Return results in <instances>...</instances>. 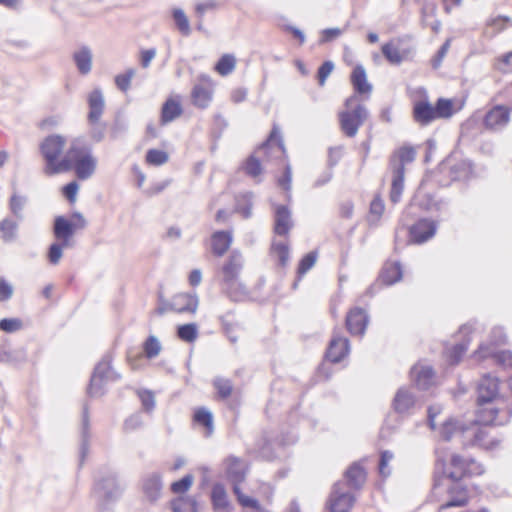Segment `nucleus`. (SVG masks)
<instances>
[{"label":"nucleus","instance_id":"1","mask_svg":"<svg viewBox=\"0 0 512 512\" xmlns=\"http://www.w3.org/2000/svg\"><path fill=\"white\" fill-rule=\"evenodd\" d=\"M67 139L59 134H52L40 143V153L45 161L43 172L53 176L70 171L71 156L74 153L73 142L66 150Z\"/></svg>","mask_w":512,"mask_h":512},{"label":"nucleus","instance_id":"2","mask_svg":"<svg viewBox=\"0 0 512 512\" xmlns=\"http://www.w3.org/2000/svg\"><path fill=\"white\" fill-rule=\"evenodd\" d=\"M416 152L413 147L404 146L393 153L389 161L391 171V189L389 198L394 204L401 199L404 190L405 165L414 161Z\"/></svg>","mask_w":512,"mask_h":512},{"label":"nucleus","instance_id":"3","mask_svg":"<svg viewBox=\"0 0 512 512\" xmlns=\"http://www.w3.org/2000/svg\"><path fill=\"white\" fill-rule=\"evenodd\" d=\"M242 268L243 256L241 252L238 250L231 251L222 267V274L227 294L234 301H242L248 295L247 288L239 281Z\"/></svg>","mask_w":512,"mask_h":512},{"label":"nucleus","instance_id":"4","mask_svg":"<svg viewBox=\"0 0 512 512\" xmlns=\"http://www.w3.org/2000/svg\"><path fill=\"white\" fill-rule=\"evenodd\" d=\"M88 106L89 113L87 116L88 122L91 125L90 129V137L96 141L100 142L104 138L106 125L100 122V119L103 115L105 108V100L103 93L100 89H94L88 95Z\"/></svg>","mask_w":512,"mask_h":512},{"label":"nucleus","instance_id":"5","mask_svg":"<svg viewBox=\"0 0 512 512\" xmlns=\"http://www.w3.org/2000/svg\"><path fill=\"white\" fill-rule=\"evenodd\" d=\"M73 149L74 153L70 158V170L74 169L79 179H88L95 171L96 159L89 147L79 146L76 141H73Z\"/></svg>","mask_w":512,"mask_h":512},{"label":"nucleus","instance_id":"6","mask_svg":"<svg viewBox=\"0 0 512 512\" xmlns=\"http://www.w3.org/2000/svg\"><path fill=\"white\" fill-rule=\"evenodd\" d=\"M368 117V111L364 105L358 104L353 109L339 113V122L342 132L347 137L356 136L359 128Z\"/></svg>","mask_w":512,"mask_h":512},{"label":"nucleus","instance_id":"7","mask_svg":"<svg viewBox=\"0 0 512 512\" xmlns=\"http://www.w3.org/2000/svg\"><path fill=\"white\" fill-rule=\"evenodd\" d=\"M119 378L120 375L112 370L110 357L105 356L94 369L87 388V394L92 398L100 397L103 395V391L100 388H95L96 382L117 381Z\"/></svg>","mask_w":512,"mask_h":512},{"label":"nucleus","instance_id":"8","mask_svg":"<svg viewBox=\"0 0 512 512\" xmlns=\"http://www.w3.org/2000/svg\"><path fill=\"white\" fill-rule=\"evenodd\" d=\"M417 406L418 400L410 389L401 387L397 390L392 401V407L396 413L407 416L414 413Z\"/></svg>","mask_w":512,"mask_h":512},{"label":"nucleus","instance_id":"9","mask_svg":"<svg viewBox=\"0 0 512 512\" xmlns=\"http://www.w3.org/2000/svg\"><path fill=\"white\" fill-rule=\"evenodd\" d=\"M354 500L353 495L345 490V483L337 482L330 496V511L348 512L353 506Z\"/></svg>","mask_w":512,"mask_h":512},{"label":"nucleus","instance_id":"10","mask_svg":"<svg viewBox=\"0 0 512 512\" xmlns=\"http://www.w3.org/2000/svg\"><path fill=\"white\" fill-rule=\"evenodd\" d=\"M499 382L490 374L484 375L477 386V403L482 406L491 403L498 396Z\"/></svg>","mask_w":512,"mask_h":512},{"label":"nucleus","instance_id":"11","mask_svg":"<svg viewBox=\"0 0 512 512\" xmlns=\"http://www.w3.org/2000/svg\"><path fill=\"white\" fill-rule=\"evenodd\" d=\"M141 488L144 497L149 502L157 501L162 495V476L158 472H150L143 476Z\"/></svg>","mask_w":512,"mask_h":512},{"label":"nucleus","instance_id":"12","mask_svg":"<svg viewBox=\"0 0 512 512\" xmlns=\"http://www.w3.org/2000/svg\"><path fill=\"white\" fill-rule=\"evenodd\" d=\"M446 487L450 498L440 506L438 512H444L450 507H462L468 503L467 489L459 481H451Z\"/></svg>","mask_w":512,"mask_h":512},{"label":"nucleus","instance_id":"13","mask_svg":"<svg viewBox=\"0 0 512 512\" xmlns=\"http://www.w3.org/2000/svg\"><path fill=\"white\" fill-rule=\"evenodd\" d=\"M437 230V223L429 219H421L410 228V237L414 243H424L432 238Z\"/></svg>","mask_w":512,"mask_h":512},{"label":"nucleus","instance_id":"14","mask_svg":"<svg viewBox=\"0 0 512 512\" xmlns=\"http://www.w3.org/2000/svg\"><path fill=\"white\" fill-rule=\"evenodd\" d=\"M293 227L292 212L285 205H276L274 210V232L286 236Z\"/></svg>","mask_w":512,"mask_h":512},{"label":"nucleus","instance_id":"15","mask_svg":"<svg viewBox=\"0 0 512 512\" xmlns=\"http://www.w3.org/2000/svg\"><path fill=\"white\" fill-rule=\"evenodd\" d=\"M98 489L106 502H112L120 498L124 486L115 475H109L98 483Z\"/></svg>","mask_w":512,"mask_h":512},{"label":"nucleus","instance_id":"16","mask_svg":"<svg viewBox=\"0 0 512 512\" xmlns=\"http://www.w3.org/2000/svg\"><path fill=\"white\" fill-rule=\"evenodd\" d=\"M349 351L348 339L335 334L327 348L326 358L333 363H338L348 355Z\"/></svg>","mask_w":512,"mask_h":512},{"label":"nucleus","instance_id":"17","mask_svg":"<svg viewBox=\"0 0 512 512\" xmlns=\"http://www.w3.org/2000/svg\"><path fill=\"white\" fill-rule=\"evenodd\" d=\"M368 324V315L361 308L349 311L346 317V327L352 335H363Z\"/></svg>","mask_w":512,"mask_h":512},{"label":"nucleus","instance_id":"18","mask_svg":"<svg viewBox=\"0 0 512 512\" xmlns=\"http://www.w3.org/2000/svg\"><path fill=\"white\" fill-rule=\"evenodd\" d=\"M410 373L419 389H428L434 382V371L429 365L416 364L411 368Z\"/></svg>","mask_w":512,"mask_h":512},{"label":"nucleus","instance_id":"19","mask_svg":"<svg viewBox=\"0 0 512 512\" xmlns=\"http://www.w3.org/2000/svg\"><path fill=\"white\" fill-rule=\"evenodd\" d=\"M198 307V298L195 294L180 293L173 297L171 308L178 313H195Z\"/></svg>","mask_w":512,"mask_h":512},{"label":"nucleus","instance_id":"20","mask_svg":"<svg viewBox=\"0 0 512 512\" xmlns=\"http://www.w3.org/2000/svg\"><path fill=\"white\" fill-rule=\"evenodd\" d=\"M53 232L55 238L63 242L64 246H70V239L74 235L75 230L71 221L63 216H58L54 220Z\"/></svg>","mask_w":512,"mask_h":512},{"label":"nucleus","instance_id":"21","mask_svg":"<svg viewBox=\"0 0 512 512\" xmlns=\"http://www.w3.org/2000/svg\"><path fill=\"white\" fill-rule=\"evenodd\" d=\"M413 118L422 126L430 124L437 119L434 107L428 101H418L413 107Z\"/></svg>","mask_w":512,"mask_h":512},{"label":"nucleus","instance_id":"22","mask_svg":"<svg viewBox=\"0 0 512 512\" xmlns=\"http://www.w3.org/2000/svg\"><path fill=\"white\" fill-rule=\"evenodd\" d=\"M509 122V110L503 106H496L485 116L484 123L491 129H500Z\"/></svg>","mask_w":512,"mask_h":512},{"label":"nucleus","instance_id":"23","mask_svg":"<svg viewBox=\"0 0 512 512\" xmlns=\"http://www.w3.org/2000/svg\"><path fill=\"white\" fill-rule=\"evenodd\" d=\"M227 474L233 482V492L235 493V487L240 489L239 484L245 479V463L239 458L229 457L227 463Z\"/></svg>","mask_w":512,"mask_h":512},{"label":"nucleus","instance_id":"24","mask_svg":"<svg viewBox=\"0 0 512 512\" xmlns=\"http://www.w3.org/2000/svg\"><path fill=\"white\" fill-rule=\"evenodd\" d=\"M73 61L81 75H87L92 70L93 54L89 47L83 46L73 53Z\"/></svg>","mask_w":512,"mask_h":512},{"label":"nucleus","instance_id":"25","mask_svg":"<svg viewBox=\"0 0 512 512\" xmlns=\"http://www.w3.org/2000/svg\"><path fill=\"white\" fill-rule=\"evenodd\" d=\"M232 232L230 231H217L211 237L212 252L214 255L221 257L232 244Z\"/></svg>","mask_w":512,"mask_h":512},{"label":"nucleus","instance_id":"26","mask_svg":"<svg viewBox=\"0 0 512 512\" xmlns=\"http://www.w3.org/2000/svg\"><path fill=\"white\" fill-rule=\"evenodd\" d=\"M19 220L5 217L0 221V238L4 243L15 242L18 238Z\"/></svg>","mask_w":512,"mask_h":512},{"label":"nucleus","instance_id":"27","mask_svg":"<svg viewBox=\"0 0 512 512\" xmlns=\"http://www.w3.org/2000/svg\"><path fill=\"white\" fill-rule=\"evenodd\" d=\"M351 83L355 91L359 94L370 93L372 90L371 84L367 81V75L362 65H357L351 74Z\"/></svg>","mask_w":512,"mask_h":512},{"label":"nucleus","instance_id":"28","mask_svg":"<svg viewBox=\"0 0 512 512\" xmlns=\"http://www.w3.org/2000/svg\"><path fill=\"white\" fill-rule=\"evenodd\" d=\"M451 481H459L466 476V459L459 455H452L449 470L444 471Z\"/></svg>","mask_w":512,"mask_h":512},{"label":"nucleus","instance_id":"29","mask_svg":"<svg viewBox=\"0 0 512 512\" xmlns=\"http://www.w3.org/2000/svg\"><path fill=\"white\" fill-rule=\"evenodd\" d=\"M191 97L194 106L200 109H205L212 101V90L208 87L197 84L193 87Z\"/></svg>","mask_w":512,"mask_h":512},{"label":"nucleus","instance_id":"30","mask_svg":"<svg viewBox=\"0 0 512 512\" xmlns=\"http://www.w3.org/2000/svg\"><path fill=\"white\" fill-rule=\"evenodd\" d=\"M183 110L179 101L168 99L162 106L161 122L167 124L178 118Z\"/></svg>","mask_w":512,"mask_h":512},{"label":"nucleus","instance_id":"31","mask_svg":"<svg viewBox=\"0 0 512 512\" xmlns=\"http://www.w3.org/2000/svg\"><path fill=\"white\" fill-rule=\"evenodd\" d=\"M345 476L347 478L348 485L354 489L361 488L366 480L365 470L357 463H354L348 468Z\"/></svg>","mask_w":512,"mask_h":512},{"label":"nucleus","instance_id":"32","mask_svg":"<svg viewBox=\"0 0 512 512\" xmlns=\"http://www.w3.org/2000/svg\"><path fill=\"white\" fill-rule=\"evenodd\" d=\"M194 421L205 428L206 437L212 435L214 430L213 415L208 409L204 407L198 408L194 413Z\"/></svg>","mask_w":512,"mask_h":512},{"label":"nucleus","instance_id":"33","mask_svg":"<svg viewBox=\"0 0 512 512\" xmlns=\"http://www.w3.org/2000/svg\"><path fill=\"white\" fill-rule=\"evenodd\" d=\"M211 500L216 511L227 509L229 502L227 493L223 485L215 484L211 491Z\"/></svg>","mask_w":512,"mask_h":512},{"label":"nucleus","instance_id":"34","mask_svg":"<svg viewBox=\"0 0 512 512\" xmlns=\"http://www.w3.org/2000/svg\"><path fill=\"white\" fill-rule=\"evenodd\" d=\"M402 274V268L399 263H390L385 265L381 274V279L385 284L392 285L401 280Z\"/></svg>","mask_w":512,"mask_h":512},{"label":"nucleus","instance_id":"35","mask_svg":"<svg viewBox=\"0 0 512 512\" xmlns=\"http://www.w3.org/2000/svg\"><path fill=\"white\" fill-rule=\"evenodd\" d=\"M88 429H89V416H88V406L85 404L83 407V415H82V442L80 448V458L81 463L84 461L85 457L88 454Z\"/></svg>","mask_w":512,"mask_h":512},{"label":"nucleus","instance_id":"36","mask_svg":"<svg viewBox=\"0 0 512 512\" xmlns=\"http://www.w3.org/2000/svg\"><path fill=\"white\" fill-rule=\"evenodd\" d=\"M381 50L384 57L393 65H399L405 58L399 48L392 41L385 43Z\"/></svg>","mask_w":512,"mask_h":512},{"label":"nucleus","instance_id":"37","mask_svg":"<svg viewBox=\"0 0 512 512\" xmlns=\"http://www.w3.org/2000/svg\"><path fill=\"white\" fill-rule=\"evenodd\" d=\"M213 386L217 391L218 397L221 399H227L231 396L233 391L232 382L224 377H216L213 380Z\"/></svg>","mask_w":512,"mask_h":512},{"label":"nucleus","instance_id":"38","mask_svg":"<svg viewBox=\"0 0 512 512\" xmlns=\"http://www.w3.org/2000/svg\"><path fill=\"white\" fill-rule=\"evenodd\" d=\"M27 198L25 196L14 193L9 201V209L11 213L21 221L23 219V209L26 205Z\"/></svg>","mask_w":512,"mask_h":512},{"label":"nucleus","instance_id":"39","mask_svg":"<svg viewBox=\"0 0 512 512\" xmlns=\"http://www.w3.org/2000/svg\"><path fill=\"white\" fill-rule=\"evenodd\" d=\"M236 65V59L231 54L223 55L215 66V70L222 76L230 74Z\"/></svg>","mask_w":512,"mask_h":512},{"label":"nucleus","instance_id":"40","mask_svg":"<svg viewBox=\"0 0 512 512\" xmlns=\"http://www.w3.org/2000/svg\"><path fill=\"white\" fill-rule=\"evenodd\" d=\"M173 19L175 21V24L178 28V30L184 35L188 36L191 33V28L189 24V20L184 13V11L180 8H176L173 10Z\"/></svg>","mask_w":512,"mask_h":512},{"label":"nucleus","instance_id":"41","mask_svg":"<svg viewBox=\"0 0 512 512\" xmlns=\"http://www.w3.org/2000/svg\"><path fill=\"white\" fill-rule=\"evenodd\" d=\"M243 169L245 173L256 179L262 174V165L260 162V159L256 157L255 155H251L244 163Z\"/></svg>","mask_w":512,"mask_h":512},{"label":"nucleus","instance_id":"42","mask_svg":"<svg viewBox=\"0 0 512 512\" xmlns=\"http://www.w3.org/2000/svg\"><path fill=\"white\" fill-rule=\"evenodd\" d=\"M285 152L284 146L282 143L275 144L271 139L267 142L263 143L256 151V154L268 156L269 154H273L276 157L283 155Z\"/></svg>","mask_w":512,"mask_h":512},{"label":"nucleus","instance_id":"43","mask_svg":"<svg viewBox=\"0 0 512 512\" xmlns=\"http://www.w3.org/2000/svg\"><path fill=\"white\" fill-rule=\"evenodd\" d=\"M177 336L185 342H193L198 336V329L195 323L180 325L177 329Z\"/></svg>","mask_w":512,"mask_h":512},{"label":"nucleus","instance_id":"44","mask_svg":"<svg viewBox=\"0 0 512 512\" xmlns=\"http://www.w3.org/2000/svg\"><path fill=\"white\" fill-rule=\"evenodd\" d=\"M435 114L438 118H449L453 115V104L452 101L445 98H440L436 102L434 107Z\"/></svg>","mask_w":512,"mask_h":512},{"label":"nucleus","instance_id":"45","mask_svg":"<svg viewBox=\"0 0 512 512\" xmlns=\"http://www.w3.org/2000/svg\"><path fill=\"white\" fill-rule=\"evenodd\" d=\"M143 350L146 357L152 359L159 355L161 351V344L155 336L151 335L144 342Z\"/></svg>","mask_w":512,"mask_h":512},{"label":"nucleus","instance_id":"46","mask_svg":"<svg viewBox=\"0 0 512 512\" xmlns=\"http://www.w3.org/2000/svg\"><path fill=\"white\" fill-rule=\"evenodd\" d=\"M317 253L309 252L299 262L297 274L298 278L301 279L316 263Z\"/></svg>","mask_w":512,"mask_h":512},{"label":"nucleus","instance_id":"47","mask_svg":"<svg viewBox=\"0 0 512 512\" xmlns=\"http://www.w3.org/2000/svg\"><path fill=\"white\" fill-rule=\"evenodd\" d=\"M469 340L456 344L451 350L447 352V359L451 365L459 363L462 356L467 351Z\"/></svg>","mask_w":512,"mask_h":512},{"label":"nucleus","instance_id":"48","mask_svg":"<svg viewBox=\"0 0 512 512\" xmlns=\"http://www.w3.org/2000/svg\"><path fill=\"white\" fill-rule=\"evenodd\" d=\"M461 431V427L456 421L453 419H448L442 424L440 435L444 440L449 441L454 435Z\"/></svg>","mask_w":512,"mask_h":512},{"label":"nucleus","instance_id":"49","mask_svg":"<svg viewBox=\"0 0 512 512\" xmlns=\"http://www.w3.org/2000/svg\"><path fill=\"white\" fill-rule=\"evenodd\" d=\"M471 432L473 433V436H474V439L472 442L473 445H478V446L484 447L486 449H489L498 444L494 441H487L488 434L483 429L473 428V429H471Z\"/></svg>","mask_w":512,"mask_h":512},{"label":"nucleus","instance_id":"50","mask_svg":"<svg viewBox=\"0 0 512 512\" xmlns=\"http://www.w3.org/2000/svg\"><path fill=\"white\" fill-rule=\"evenodd\" d=\"M272 251L278 257L279 264L286 266L289 261V247L284 242H273Z\"/></svg>","mask_w":512,"mask_h":512},{"label":"nucleus","instance_id":"51","mask_svg":"<svg viewBox=\"0 0 512 512\" xmlns=\"http://www.w3.org/2000/svg\"><path fill=\"white\" fill-rule=\"evenodd\" d=\"M135 75V70L133 68H129L125 73L118 74L115 77L116 86L123 92L129 90L131 85V80Z\"/></svg>","mask_w":512,"mask_h":512},{"label":"nucleus","instance_id":"52","mask_svg":"<svg viewBox=\"0 0 512 512\" xmlns=\"http://www.w3.org/2000/svg\"><path fill=\"white\" fill-rule=\"evenodd\" d=\"M394 454L389 450H384L380 454L379 473L382 477H388L391 474L389 463L393 460Z\"/></svg>","mask_w":512,"mask_h":512},{"label":"nucleus","instance_id":"53","mask_svg":"<svg viewBox=\"0 0 512 512\" xmlns=\"http://www.w3.org/2000/svg\"><path fill=\"white\" fill-rule=\"evenodd\" d=\"M146 161L151 165L159 166L168 161V154L162 150L150 149L146 154Z\"/></svg>","mask_w":512,"mask_h":512},{"label":"nucleus","instance_id":"54","mask_svg":"<svg viewBox=\"0 0 512 512\" xmlns=\"http://www.w3.org/2000/svg\"><path fill=\"white\" fill-rule=\"evenodd\" d=\"M173 512H197L196 502L192 499L179 498L172 503Z\"/></svg>","mask_w":512,"mask_h":512},{"label":"nucleus","instance_id":"55","mask_svg":"<svg viewBox=\"0 0 512 512\" xmlns=\"http://www.w3.org/2000/svg\"><path fill=\"white\" fill-rule=\"evenodd\" d=\"M23 322L19 318H4L0 320V330L6 333H14L21 330Z\"/></svg>","mask_w":512,"mask_h":512},{"label":"nucleus","instance_id":"56","mask_svg":"<svg viewBox=\"0 0 512 512\" xmlns=\"http://www.w3.org/2000/svg\"><path fill=\"white\" fill-rule=\"evenodd\" d=\"M66 247L67 246L63 245V242L51 244L48 251L49 262L53 265L58 264L60 259L62 258L63 249Z\"/></svg>","mask_w":512,"mask_h":512},{"label":"nucleus","instance_id":"57","mask_svg":"<svg viewBox=\"0 0 512 512\" xmlns=\"http://www.w3.org/2000/svg\"><path fill=\"white\" fill-rule=\"evenodd\" d=\"M138 396L141 400L144 410L147 412H151L155 407L154 394L148 390H141L138 391Z\"/></svg>","mask_w":512,"mask_h":512},{"label":"nucleus","instance_id":"58","mask_svg":"<svg viewBox=\"0 0 512 512\" xmlns=\"http://www.w3.org/2000/svg\"><path fill=\"white\" fill-rule=\"evenodd\" d=\"M193 483V477L191 475H186L182 479L172 483L171 490L174 493H184L186 492Z\"/></svg>","mask_w":512,"mask_h":512},{"label":"nucleus","instance_id":"59","mask_svg":"<svg viewBox=\"0 0 512 512\" xmlns=\"http://www.w3.org/2000/svg\"><path fill=\"white\" fill-rule=\"evenodd\" d=\"M334 64L331 61H325L318 69V82L320 86H324L327 78L332 73Z\"/></svg>","mask_w":512,"mask_h":512},{"label":"nucleus","instance_id":"60","mask_svg":"<svg viewBox=\"0 0 512 512\" xmlns=\"http://www.w3.org/2000/svg\"><path fill=\"white\" fill-rule=\"evenodd\" d=\"M217 6L218 4L215 0H208L203 3H198L195 7V11L199 18H203L207 11L215 10Z\"/></svg>","mask_w":512,"mask_h":512},{"label":"nucleus","instance_id":"61","mask_svg":"<svg viewBox=\"0 0 512 512\" xmlns=\"http://www.w3.org/2000/svg\"><path fill=\"white\" fill-rule=\"evenodd\" d=\"M13 286L4 278H0V302L9 300L13 295Z\"/></svg>","mask_w":512,"mask_h":512},{"label":"nucleus","instance_id":"62","mask_svg":"<svg viewBox=\"0 0 512 512\" xmlns=\"http://www.w3.org/2000/svg\"><path fill=\"white\" fill-rule=\"evenodd\" d=\"M384 203L380 197H375L370 204V213L376 217V220L382 216L384 212Z\"/></svg>","mask_w":512,"mask_h":512},{"label":"nucleus","instance_id":"63","mask_svg":"<svg viewBox=\"0 0 512 512\" xmlns=\"http://www.w3.org/2000/svg\"><path fill=\"white\" fill-rule=\"evenodd\" d=\"M450 47V40L445 41V43L440 47L438 50L436 56L432 60V66L433 68L437 69L441 63L443 58L446 56L448 49Z\"/></svg>","mask_w":512,"mask_h":512},{"label":"nucleus","instance_id":"64","mask_svg":"<svg viewBox=\"0 0 512 512\" xmlns=\"http://www.w3.org/2000/svg\"><path fill=\"white\" fill-rule=\"evenodd\" d=\"M155 56H156L155 48L146 49V50L141 51V57H140L141 66L143 68H148L151 64V61L155 58Z\"/></svg>","mask_w":512,"mask_h":512}]
</instances>
